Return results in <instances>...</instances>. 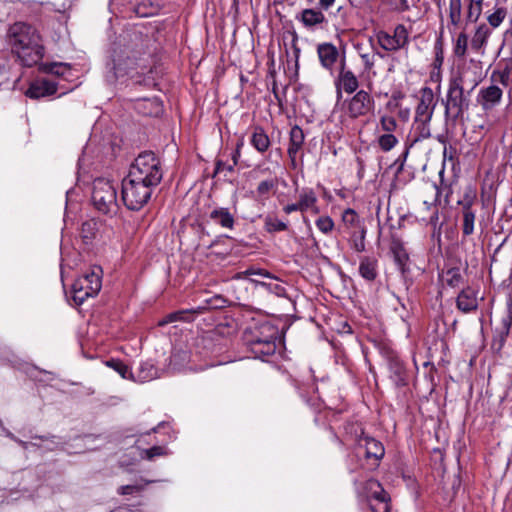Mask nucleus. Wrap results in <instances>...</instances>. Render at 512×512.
I'll return each instance as SVG.
<instances>
[{"mask_svg":"<svg viewBox=\"0 0 512 512\" xmlns=\"http://www.w3.org/2000/svg\"><path fill=\"white\" fill-rule=\"evenodd\" d=\"M118 194H91L93 206L103 214L116 213L119 207Z\"/></svg>","mask_w":512,"mask_h":512,"instance_id":"obj_19","label":"nucleus"},{"mask_svg":"<svg viewBox=\"0 0 512 512\" xmlns=\"http://www.w3.org/2000/svg\"><path fill=\"white\" fill-rule=\"evenodd\" d=\"M385 455V448L381 441L361 432L356 437L352 459H356L359 468L373 471Z\"/></svg>","mask_w":512,"mask_h":512,"instance_id":"obj_4","label":"nucleus"},{"mask_svg":"<svg viewBox=\"0 0 512 512\" xmlns=\"http://www.w3.org/2000/svg\"><path fill=\"white\" fill-rule=\"evenodd\" d=\"M310 388L312 390V394L307 396L306 393H309V390H306L304 386L297 385L299 396L303 399L306 405L314 410H318L321 407L320 398L316 395V388L314 384H312Z\"/></svg>","mask_w":512,"mask_h":512,"instance_id":"obj_36","label":"nucleus"},{"mask_svg":"<svg viewBox=\"0 0 512 512\" xmlns=\"http://www.w3.org/2000/svg\"><path fill=\"white\" fill-rule=\"evenodd\" d=\"M510 75L508 72L497 67L491 74V80L507 87L510 84Z\"/></svg>","mask_w":512,"mask_h":512,"instance_id":"obj_52","label":"nucleus"},{"mask_svg":"<svg viewBox=\"0 0 512 512\" xmlns=\"http://www.w3.org/2000/svg\"><path fill=\"white\" fill-rule=\"evenodd\" d=\"M250 143L259 153L266 152L271 145L269 136L261 126L253 128Z\"/></svg>","mask_w":512,"mask_h":512,"instance_id":"obj_29","label":"nucleus"},{"mask_svg":"<svg viewBox=\"0 0 512 512\" xmlns=\"http://www.w3.org/2000/svg\"><path fill=\"white\" fill-rule=\"evenodd\" d=\"M360 57L363 61L365 70L370 71L375 65V55L365 53L360 54Z\"/></svg>","mask_w":512,"mask_h":512,"instance_id":"obj_60","label":"nucleus"},{"mask_svg":"<svg viewBox=\"0 0 512 512\" xmlns=\"http://www.w3.org/2000/svg\"><path fill=\"white\" fill-rule=\"evenodd\" d=\"M468 49V34L462 30L454 40L453 53L458 58H464Z\"/></svg>","mask_w":512,"mask_h":512,"instance_id":"obj_37","label":"nucleus"},{"mask_svg":"<svg viewBox=\"0 0 512 512\" xmlns=\"http://www.w3.org/2000/svg\"><path fill=\"white\" fill-rule=\"evenodd\" d=\"M251 282L265 288L266 290H268L271 293H274L277 296H285L286 294V289L281 284L277 283L275 280L273 282H265L262 280L251 279Z\"/></svg>","mask_w":512,"mask_h":512,"instance_id":"obj_43","label":"nucleus"},{"mask_svg":"<svg viewBox=\"0 0 512 512\" xmlns=\"http://www.w3.org/2000/svg\"><path fill=\"white\" fill-rule=\"evenodd\" d=\"M129 36L130 42L119 51L115 49L113 53V70L116 77L130 75L134 78L132 71L139 66V56L146 53L150 42L149 38H143L142 32L138 30L132 31Z\"/></svg>","mask_w":512,"mask_h":512,"instance_id":"obj_3","label":"nucleus"},{"mask_svg":"<svg viewBox=\"0 0 512 512\" xmlns=\"http://www.w3.org/2000/svg\"><path fill=\"white\" fill-rule=\"evenodd\" d=\"M502 97V89L496 84H491L479 90L476 100L482 110L488 112L501 103Z\"/></svg>","mask_w":512,"mask_h":512,"instance_id":"obj_14","label":"nucleus"},{"mask_svg":"<svg viewBox=\"0 0 512 512\" xmlns=\"http://www.w3.org/2000/svg\"><path fill=\"white\" fill-rule=\"evenodd\" d=\"M507 16L505 7H497L495 11L487 16V22L491 29L498 28Z\"/></svg>","mask_w":512,"mask_h":512,"instance_id":"obj_41","label":"nucleus"},{"mask_svg":"<svg viewBox=\"0 0 512 512\" xmlns=\"http://www.w3.org/2000/svg\"><path fill=\"white\" fill-rule=\"evenodd\" d=\"M362 493L366 497L369 504L379 501L382 498H389L390 495L384 490L381 483L376 479H368L362 487Z\"/></svg>","mask_w":512,"mask_h":512,"instance_id":"obj_24","label":"nucleus"},{"mask_svg":"<svg viewBox=\"0 0 512 512\" xmlns=\"http://www.w3.org/2000/svg\"><path fill=\"white\" fill-rule=\"evenodd\" d=\"M350 235L349 243L350 247L356 252H363L366 249L365 246V237H366V228H360L357 230H352L348 232Z\"/></svg>","mask_w":512,"mask_h":512,"instance_id":"obj_35","label":"nucleus"},{"mask_svg":"<svg viewBox=\"0 0 512 512\" xmlns=\"http://www.w3.org/2000/svg\"><path fill=\"white\" fill-rule=\"evenodd\" d=\"M97 222L93 219L87 220L81 225V237L85 243L92 241L97 233Z\"/></svg>","mask_w":512,"mask_h":512,"instance_id":"obj_40","label":"nucleus"},{"mask_svg":"<svg viewBox=\"0 0 512 512\" xmlns=\"http://www.w3.org/2000/svg\"><path fill=\"white\" fill-rule=\"evenodd\" d=\"M430 126L429 123L415 122L414 121V138L413 142H418L424 139L429 138Z\"/></svg>","mask_w":512,"mask_h":512,"instance_id":"obj_45","label":"nucleus"},{"mask_svg":"<svg viewBox=\"0 0 512 512\" xmlns=\"http://www.w3.org/2000/svg\"><path fill=\"white\" fill-rule=\"evenodd\" d=\"M335 86L338 99L342 97V90L348 94H352L356 92L359 87V82L355 74L351 70L346 69L344 58L340 61V71L337 79L335 80Z\"/></svg>","mask_w":512,"mask_h":512,"instance_id":"obj_13","label":"nucleus"},{"mask_svg":"<svg viewBox=\"0 0 512 512\" xmlns=\"http://www.w3.org/2000/svg\"><path fill=\"white\" fill-rule=\"evenodd\" d=\"M463 282V276L459 267H452L446 271V283L450 287H458Z\"/></svg>","mask_w":512,"mask_h":512,"instance_id":"obj_44","label":"nucleus"},{"mask_svg":"<svg viewBox=\"0 0 512 512\" xmlns=\"http://www.w3.org/2000/svg\"><path fill=\"white\" fill-rule=\"evenodd\" d=\"M143 454H144V456H143L144 458H146L148 460H152L155 457L166 455L167 450L163 446H153L149 449H145L143 451Z\"/></svg>","mask_w":512,"mask_h":512,"instance_id":"obj_56","label":"nucleus"},{"mask_svg":"<svg viewBox=\"0 0 512 512\" xmlns=\"http://www.w3.org/2000/svg\"><path fill=\"white\" fill-rule=\"evenodd\" d=\"M159 377L158 369L150 360L144 361L140 364L137 372V378L140 382H148Z\"/></svg>","mask_w":512,"mask_h":512,"instance_id":"obj_34","label":"nucleus"},{"mask_svg":"<svg viewBox=\"0 0 512 512\" xmlns=\"http://www.w3.org/2000/svg\"><path fill=\"white\" fill-rule=\"evenodd\" d=\"M391 253L393 254L394 261L396 265L398 266L401 273L404 275L407 272H409V254L406 251L403 243L396 238L392 239L391 246H390Z\"/></svg>","mask_w":512,"mask_h":512,"instance_id":"obj_23","label":"nucleus"},{"mask_svg":"<svg viewBox=\"0 0 512 512\" xmlns=\"http://www.w3.org/2000/svg\"><path fill=\"white\" fill-rule=\"evenodd\" d=\"M335 2H336V0H319L318 1L319 9L321 11H327L334 6Z\"/></svg>","mask_w":512,"mask_h":512,"instance_id":"obj_61","label":"nucleus"},{"mask_svg":"<svg viewBox=\"0 0 512 512\" xmlns=\"http://www.w3.org/2000/svg\"><path fill=\"white\" fill-rule=\"evenodd\" d=\"M391 498H382L379 501L371 502L369 504L372 512H390L391 511Z\"/></svg>","mask_w":512,"mask_h":512,"instance_id":"obj_53","label":"nucleus"},{"mask_svg":"<svg viewBox=\"0 0 512 512\" xmlns=\"http://www.w3.org/2000/svg\"><path fill=\"white\" fill-rule=\"evenodd\" d=\"M481 81V73L476 67H463L449 79L450 83L458 86V88H461V90H463V92L468 94L470 97L474 89L480 84Z\"/></svg>","mask_w":512,"mask_h":512,"instance_id":"obj_10","label":"nucleus"},{"mask_svg":"<svg viewBox=\"0 0 512 512\" xmlns=\"http://www.w3.org/2000/svg\"><path fill=\"white\" fill-rule=\"evenodd\" d=\"M375 107V101L369 92L359 90L347 103V114L352 119L365 116L372 112Z\"/></svg>","mask_w":512,"mask_h":512,"instance_id":"obj_11","label":"nucleus"},{"mask_svg":"<svg viewBox=\"0 0 512 512\" xmlns=\"http://www.w3.org/2000/svg\"><path fill=\"white\" fill-rule=\"evenodd\" d=\"M101 289V278L92 271L77 278L71 287L73 301L81 305L88 297L95 296Z\"/></svg>","mask_w":512,"mask_h":512,"instance_id":"obj_5","label":"nucleus"},{"mask_svg":"<svg viewBox=\"0 0 512 512\" xmlns=\"http://www.w3.org/2000/svg\"><path fill=\"white\" fill-rule=\"evenodd\" d=\"M57 92V84L45 78L34 80L26 91V96L32 99L51 96Z\"/></svg>","mask_w":512,"mask_h":512,"instance_id":"obj_18","label":"nucleus"},{"mask_svg":"<svg viewBox=\"0 0 512 512\" xmlns=\"http://www.w3.org/2000/svg\"><path fill=\"white\" fill-rule=\"evenodd\" d=\"M380 125L383 131L391 133L396 129L397 122L392 116H382L380 119Z\"/></svg>","mask_w":512,"mask_h":512,"instance_id":"obj_57","label":"nucleus"},{"mask_svg":"<svg viewBox=\"0 0 512 512\" xmlns=\"http://www.w3.org/2000/svg\"><path fill=\"white\" fill-rule=\"evenodd\" d=\"M456 306L463 313L477 310V292L469 286L463 288L456 298Z\"/></svg>","mask_w":512,"mask_h":512,"instance_id":"obj_21","label":"nucleus"},{"mask_svg":"<svg viewBox=\"0 0 512 512\" xmlns=\"http://www.w3.org/2000/svg\"><path fill=\"white\" fill-rule=\"evenodd\" d=\"M92 192H117V188L113 185L111 180L98 177L93 181Z\"/></svg>","mask_w":512,"mask_h":512,"instance_id":"obj_42","label":"nucleus"},{"mask_svg":"<svg viewBox=\"0 0 512 512\" xmlns=\"http://www.w3.org/2000/svg\"><path fill=\"white\" fill-rule=\"evenodd\" d=\"M317 55L321 66L332 73L340 57L337 47L329 42L320 43L317 46Z\"/></svg>","mask_w":512,"mask_h":512,"instance_id":"obj_16","label":"nucleus"},{"mask_svg":"<svg viewBox=\"0 0 512 512\" xmlns=\"http://www.w3.org/2000/svg\"><path fill=\"white\" fill-rule=\"evenodd\" d=\"M457 203L462 206V236L466 238L473 234L474 224L477 208L480 203L476 194H465L463 199L457 200Z\"/></svg>","mask_w":512,"mask_h":512,"instance_id":"obj_8","label":"nucleus"},{"mask_svg":"<svg viewBox=\"0 0 512 512\" xmlns=\"http://www.w3.org/2000/svg\"><path fill=\"white\" fill-rule=\"evenodd\" d=\"M162 179L159 160L151 151H144L138 155L129 169L128 175L122 180L121 192L133 189L152 188Z\"/></svg>","mask_w":512,"mask_h":512,"instance_id":"obj_2","label":"nucleus"},{"mask_svg":"<svg viewBox=\"0 0 512 512\" xmlns=\"http://www.w3.org/2000/svg\"><path fill=\"white\" fill-rule=\"evenodd\" d=\"M511 327V317L506 316L502 318L500 326L496 327L493 331V338L491 342V349L494 353L500 354L505 343L507 337L510 333Z\"/></svg>","mask_w":512,"mask_h":512,"instance_id":"obj_20","label":"nucleus"},{"mask_svg":"<svg viewBox=\"0 0 512 512\" xmlns=\"http://www.w3.org/2000/svg\"><path fill=\"white\" fill-rule=\"evenodd\" d=\"M278 338V328L267 321L247 327L243 334V340L245 344L268 340H278Z\"/></svg>","mask_w":512,"mask_h":512,"instance_id":"obj_9","label":"nucleus"},{"mask_svg":"<svg viewBox=\"0 0 512 512\" xmlns=\"http://www.w3.org/2000/svg\"><path fill=\"white\" fill-rule=\"evenodd\" d=\"M408 154H409V147H406L404 152L395 161V164H398L400 169L403 167Z\"/></svg>","mask_w":512,"mask_h":512,"instance_id":"obj_64","label":"nucleus"},{"mask_svg":"<svg viewBox=\"0 0 512 512\" xmlns=\"http://www.w3.org/2000/svg\"><path fill=\"white\" fill-rule=\"evenodd\" d=\"M436 106L433 90L424 87L420 91V99L415 111V122L430 123Z\"/></svg>","mask_w":512,"mask_h":512,"instance_id":"obj_12","label":"nucleus"},{"mask_svg":"<svg viewBox=\"0 0 512 512\" xmlns=\"http://www.w3.org/2000/svg\"><path fill=\"white\" fill-rule=\"evenodd\" d=\"M305 135L301 127L294 125L290 130V140L288 147V156L294 164L298 153L301 151L304 144Z\"/></svg>","mask_w":512,"mask_h":512,"instance_id":"obj_25","label":"nucleus"},{"mask_svg":"<svg viewBox=\"0 0 512 512\" xmlns=\"http://www.w3.org/2000/svg\"><path fill=\"white\" fill-rule=\"evenodd\" d=\"M279 180L277 177H270L266 180H263L259 183L257 192H268L270 190L278 189Z\"/></svg>","mask_w":512,"mask_h":512,"instance_id":"obj_55","label":"nucleus"},{"mask_svg":"<svg viewBox=\"0 0 512 512\" xmlns=\"http://www.w3.org/2000/svg\"><path fill=\"white\" fill-rule=\"evenodd\" d=\"M235 279H247L251 281V279L260 280V278H268L271 280H276L274 276H272L267 270L249 267L244 271L237 272L234 276Z\"/></svg>","mask_w":512,"mask_h":512,"instance_id":"obj_33","label":"nucleus"},{"mask_svg":"<svg viewBox=\"0 0 512 512\" xmlns=\"http://www.w3.org/2000/svg\"><path fill=\"white\" fill-rule=\"evenodd\" d=\"M315 224L316 227L324 234L331 232L334 227L333 220L328 216L319 217Z\"/></svg>","mask_w":512,"mask_h":512,"instance_id":"obj_54","label":"nucleus"},{"mask_svg":"<svg viewBox=\"0 0 512 512\" xmlns=\"http://www.w3.org/2000/svg\"><path fill=\"white\" fill-rule=\"evenodd\" d=\"M463 6L462 0H449L448 6V29L450 33L455 32L462 22Z\"/></svg>","mask_w":512,"mask_h":512,"instance_id":"obj_27","label":"nucleus"},{"mask_svg":"<svg viewBox=\"0 0 512 512\" xmlns=\"http://www.w3.org/2000/svg\"><path fill=\"white\" fill-rule=\"evenodd\" d=\"M359 274L366 281H374L378 276V261L373 257H362L359 264Z\"/></svg>","mask_w":512,"mask_h":512,"instance_id":"obj_28","label":"nucleus"},{"mask_svg":"<svg viewBox=\"0 0 512 512\" xmlns=\"http://www.w3.org/2000/svg\"><path fill=\"white\" fill-rule=\"evenodd\" d=\"M431 237L434 241H436L440 245V243H441V226L436 227V223L434 224V228H433Z\"/></svg>","mask_w":512,"mask_h":512,"instance_id":"obj_63","label":"nucleus"},{"mask_svg":"<svg viewBox=\"0 0 512 512\" xmlns=\"http://www.w3.org/2000/svg\"><path fill=\"white\" fill-rule=\"evenodd\" d=\"M40 71L44 73L54 74L57 76H63L67 71L70 70V66L65 63H45L39 67Z\"/></svg>","mask_w":512,"mask_h":512,"instance_id":"obj_39","label":"nucleus"},{"mask_svg":"<svg viewBox=\"0 0 512 512\" xmlns=\"http://www.w3.org/2000/svg\"><path fill=\"white\" fill-rule=\"evenodd\" d=\"M342 220L345 226L349 229V231L365 227L364 224L361 222L360 217L353 209H346L343 212Z\"/></svg>","mask_w":512,"mask_h":512,"instance_id":"obj_38","label":"nucleus"},{"mask_svg":"<svg viewBox=\"0 0 512 512\" xmlns=\"http://www.w3.org/2000/svg\"><path fill=\"white\" fill-rule=\"evenodd\" d=\"M397 143L398 140L392 133H385L378 137V145L385 152L390 151Z\"/></svg>","mask_w":512,"mask_h":512,"instance_id":"obj_48","label":"nucleus"},{"mask_svg":"<svg viewBox=\"0 0 512 512\" xmlns=\"http://www.w3.org/2000/svg\"><path fill=\"white\" fill-rule=\"evenodd\" d=\"M389 378L397 388L408 385V372L404 363L396 356L388 358Z\"/></svg>","mask_w":512,"mask_h":512,"instance_id":"obj_17","label":"nucleus"},{"mask_svg":"<svg viewBox=\"0 0 512 512\" xmlns=\"http://www.w3.org/2000/svg\"><path fill=\"white\" fill-rule=\"evenodd\" d=\"M296 20L302 23V25L309 30L322 28V26L328 22L323 11H321L319 8L303 9L299 14L296 15Z\"/></svg>","mask_w":512,"mask_h":512,"instance_id":"obj_15","label":"nucleus"},{"mask_svg":"<svg viewBox=\"0 0 512 512\" xmlns=\"http://www.w3.org/2000/svg\"><path fill=\"white\" fill-rule=\"evenodd\" d=\"M176 314H174L173 312L172 313H169L168 315H166L160 322H159V325L160 326H164L166 324H169V323H172V322H176L177 321V317H175Z\"/></svg>","mask_w":512,"mask_h":512,"instance_id":"obj_62","label":"nucleus"},{"mask_svg":"<svg viewBox=\"0 0 512 512\" xmlns=\"http://www.w3.org/2000/svg\"><path fill=\"white\" fill-rule=\"evenodd\" d=\"M470 96L463 92L461 88L448 83V90L445 101V116L453 121L463 117V114L470 107Z\"/></svg>","mask_w":512,"mask_h":512,"instance_id":"obj_6","label":"nucleus"},{"mask_svg":"<svg viewBox=\"0 0 512 512\" xmlns=\"http://www.w3.org/2000/svg\"><path fill=\"white\" fill-rule=\"evenodd\" d=\"M497 67L503 71L511 74L512 72V49H510L507 53V56L501 58L497 63Z\"/></svg>","mask_w":512,"mask_h":512,"instance_id":"obj_58","label":"nucleus"},{"mask_svg":"<svg viewBox=\"0 0 512 512\" xmlns=\"http://www.w3.org/2000/svg\"><path fill=\"white\" fill-rule=\"evenodd\" d=\"M314 201H315V198H310V197H308V194H305L304 199H302L298 203H293V204L284 206L283 210L286 214H290V213H292L294 211H298V210L303 211L309 207L310 202H314Z\"/></svg>","mask_w":512,"mask_h":512,"instance_id":"obj_49","label":"nucleus"},{"mask_svg":"<svg viewBox=\"0 0 512 512\" xmlns=\"http://www.w3.org/2000/svg\"><path fill=\"white\" fill-rule=\"evenodd\" d=\"M210 218L223 228H233L234 218L227 208H215L211 211Z\"/></svg>","mask_w":512,"mask_h":512,"instance_id":"obj_31","label":"nucleus"},{"mask_svg":"<svg viewBox=\"0 0 512 512\" xmlns=\"http://www.w3.org/2000/svg\"><path fill=\"white\" fill-rule=\"evenodd\" d=\"M204 309H205L204 306H198L196 308L179 310V311H175L173 313L176 314L175 317H177V321L189 322V321L193 320L194 314L202 313V311Z\"/></svg>","mask_w":512,"mask_h":512,"instance_id":"obj_50","label":"nucleus"},{"mask_svg":"<svg viewBox=\"0 0 512 512\" xmlns=\"http://www.w3.org/2000/svg\"><path fill=\"white\" fill-rule=\"evenodd\" d=\"M106 365L121 375L122 378L127 379L132 376L129 367L119 359H111L106 362Z\"/></svg>","mask_w":512,"mask_h":512,"instance_id":"obj_46","label":"nucleus"},{"mask_svg":"<svg viewBox=\"0 0 512 512\" xmlns=\"http://www.w3.org/2000/svg\"><path fill=\"white\" fill-rule=\"evenodd\" d=\"M151 194H120V199L127 209L140 210L150 199Z\"/></svg>","mask_w":512,"mask_h":512,"instance_id":"obj_30","label":"nucleus"},{"mask_svg":"<svg viewBox=\"0 0 512 512\" xmlns=\"http://www.w3.org/2000/svg\"><path fill=\"white\" fill-rule=\"evenodd\" d=\"M12 52L17 55L24 66L32 67L44 57L42 38L30 24L16 22L8 31Z\"/></svg>","mask_w":512,"mask_h":512,"instance_id":"obj_1","label":"nucleus"},{"mask_svg":"<svg viewBox=\"0 0 512 512\" xmlns=\"http://www.w3.org/2000/svg\"><path fill=\"white\" fill-rule=\"evenodd\" d=\"M467 2V8L465 12V22L468 23H476L483 9L484 0H465Z\"/></svg>","mask_w":512,"mask_h":512,"instance_id":"obj_32","label":"nucleus"},{"mask_svg":"<svg viewBox=\"0 0 512 512\" xmlns=\"http://www.w3.org/2000/svg\"><path fill=\"white\" fill-rule=\"evenodd\" d=\"M376 39L383 50L388 52L398 51L408 45L409 32L403 24H398L392 35L381 30L376 34Z\"/></svg>","mask_w":512,"mask_h":512,"instance_id":"obj_7","label":"nucleus"},{"mask_svg":"<svg viewBox=\"0 0 512 512\" xmlns=\"http://www.w3.org/2000/svg\"><path fill=\"white\" fill-rule=\"evenodd\" d=\"M153 481L147 480L145 484H135V485H123L120 486L117 490L119 495H129L134 493H140L145 489V485L152 483Z\"/></svg>","mask_w":512,"mask_h":512,"instance_id":"obj_51","label":"nucleus"},{"mask_svg":"<svg viewBox=\"0 0 512 512\" xmlns=\"http://www.w3.org/2000/svg\"><path fill=\"white\" fill-rule=\"evenodd\" d=\"M236 164V160H233V164H228L223 162L222 160H218L216 162V168L214 172V176H219L223 172H233V166Z\"/></svg>","mask_w":512,"mask_h":512,"instance_id":"obj_59","label":"nucleus"},{"mask_svg":"<svg viewBox=\"0 0 512 512\" xmlns=\"http://www.w3.org/2000/svg\"><path fill=\"white\" fill-rule=\"evenodd\" d=\"M277 340H268L246 344L249 351L253 354L254 358L267 361L270 356H273L277 350Z\"/></svg>","mask_w":512,"mask_h":512,"instance_id":"obj_22","label":"nucleus"},{"mask_svg":"<svg viewBox=\"0 0 512 512\" xmlns=\"http://www.w3.org/2000/svg\"><path fill=\"white\" fill-rule=\"evenodd\" d=\"M265 228L268 232H281L285 231L288 226L285 222L276 217L267 216L265 218Z\"/></svg>","mask_w":512,"mask_h":512,"instance_id":"obj_47","label":"nucleus"},{"mask_svg":"<svg viewBox=\"0 0 512 512\" xmlns=\"http://www.w3.org/2000/svg\"><path fill=\"white\" fill-rule=\"evenodd\" d=\"M492 34V29L486 24H479L472 36L470 45L472 50L478 52L484 49L488 43V39Z\"/></svg>","mask_w":512,"mask_h":512,"instance_id":"obj_26","label":"nucleus"}]
</instances>
